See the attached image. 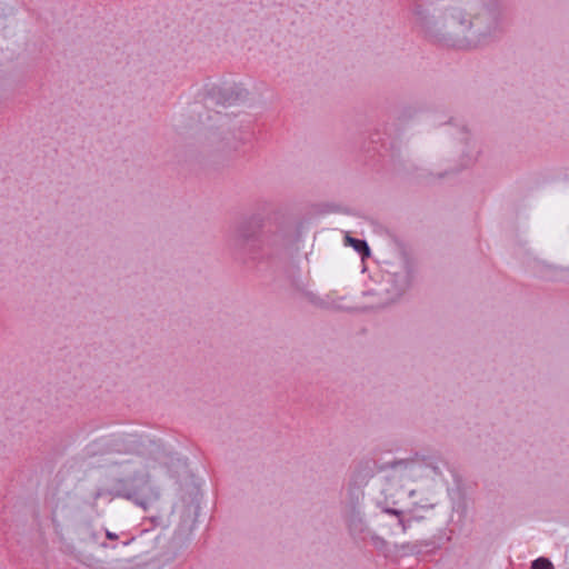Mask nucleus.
Masks as SVG:
<instances>
[{
	"label": "nucleus",
	"mask_w": 569,
	"mask_h": 569,
	"mask_svg": "<svg viewBox=\"0 0 569 569\" xmlns=\"http://www.w3.org/2000/svg\"><path fill=\"white\" fill-rule=\"evenodd\" d=\"M345 242H346V244L351 246L357 252H359L362 256V258L370 256V249L366 241L355 239L347 234L345 237Z\"/></svg>",
	"instance_id": "obj_1"
},
{
	"label": "nucleus",
	"mask_w": 569,
	"mask_h": 569,
	"mask_svg": "<svg viewBox=\"0 0 569 569\" xmlns=\"http://www.w3.org/2000/svg\"><path fill=\"white\" fill-rule=\"evenodd\" d=\"M531 569H553V566L547 558H539L532 562Z\"/></svg>",
	"instance_id": "obj_2"
},
{
	"label": "nucleus",
	"mask_w": 569,
	"mask_h": 569,
	"mask_svg": "<svg viewBox=\"0 0 569 569\" xmlns=\"http://www.w3.org/2000/svg\"><path fill=\"white\" fill-rule=\"evenodd\" d=\"M107 537H108L109 539H116V538H117V536H116L114 533L109 532V531L107 532Z\"/></svg>",
	"instance_id": "obj_3"
}]
</instances>
